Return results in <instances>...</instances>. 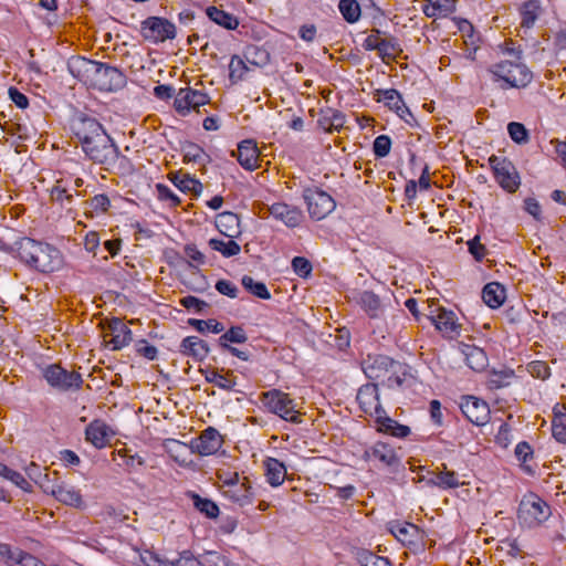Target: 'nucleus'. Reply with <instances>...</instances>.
I'll return each mask as SVG.
<instances>
[{
    "label": "nucleus",
    "mask_w": 566,
    "mask_h": 566,
    "mask_svg": "<svg viewBox=\"0 0 566 566\" xmlns=\"http://www.w3.org/2000/svg\"><path fill=\"white\" fill-rule=\"evenodd\" d=\"M18 255L23 262L41 272H53L60 265L57 249L29 238L19 242Z\"/></svg>",
    "instance_id": "7ed1b4c3"
},
{
    "label": "nucleus",
    "mask_w": 566,
    "mask_h": 566,
    "mask_svg": "<svg viewBox=\"0 0 566 566\" xmlns=\"http://www.w3.org/2000/svg\"><path fill=\"white\" fill-rule=\"evenodd\" d=\"M527 371L535 378L546 379L551 375V369L545 361L535 360L527 365Z\"/></svg>",
    "instance_id": "6e6d98bb"
},
{
    "label": "nucleus",
    "mask_w": 566,
    "mask_h": 566,
    "mask_svg": "<svg viewBox=\"0 0 566 566\" xmlns=\"http://www.w3.org/2000/svg\"><path fill=\"white\" fill-rule=\"evenodd\" d=\"M2 478L9 480L25 492L32 491L31 484L23 478V475L10 468L7 469Z\"/></svg>",
    "instance_id": "13d9d810"
},
{
    "label": "nucleus",
    "mask_w": 566,
    "mask_h": 566,
    "mask_svg": "<svg viewBox=\"0 0 566 566\" xmlns=\"http://www.w3.org/2000/svg\"><path fill=\"white\" fill-rule=\"evenodd\" d=\"M354 300L359 304L370 317H377L380 312V300L371 291L357 292Z\"/></svg>",
    "instance_id": "c756f323"
},
{
    "label": "nucleus",
    "mask_w": 566,
    "mask_h": 566,
    "mask_svg": "<svg viewBox=\"0 0 566 566\" xmlns=\"http://www.w3.org/2000/svg\"><path fill=\"white\" fill-rule=\"evenodd\" d=\"M357 401L360 409L377 419V416L385 415V409L379 402L378 385L366 384L357 392Z\"/></svg>",
    "instance_id": "ddd939ff"
},
{
    "label": "nucleus",
    "mask_w": 566,
    "mask_h": 566,
    "mask_svg": "<svg viewBox=\"0 0 566 566\" xmlns=\"http://www.w3.org/2000/svg\"><path fill=\"white\" fill-rule=\"evenodd\" d=\"M507 132L512 140L516 144L524 145L530 140V134L522 123L511 122L507 125Z\"/></svg>",
    "instance_id": "09e8293b"
},
{
    "label": "nucleus",
    "mask_w": 566,
    "mask_h": 566,
    "mask_svg": "<svg viewBox=\"0 0 566 566\" xmlns=\"http://www.w3.org/2000/svg\"><path fill=\"white\" fill-rule=\"evenodd\" d=\"M517 61H501L489 66L488 71L493 74L496 78L504 81L511 87H525L527 86L533 74L531 70L520 62V53L516 55Z\"/></svg>",
    "instance_id": "20e7f679"
},
{
    "label": "nucleus",
    "mask_w": 566,
    "mask_h": 566,
    "mask_svg": "<svg viewBox=\"0 0 566 566\" xmlns=\"http://www.w3.org/2000/svg\"><path fill=\"white\" fill-rule=\"evenodd\" d=\"M18 559L15 564H10V566H44L36 557L33 555L21 551L17 553Z\"/></svg>",
    "instance_id": "774afa93"
},
{
    "label": "nucleus",
    "mask_w": 566,
    "mask_h": 566,
    "mask_svg": "<svg viewBox=\"0 0 566 566\" xmlns=\"http://www.w3.org/2000/svg\"><path fill=\"white\" fill-rule=\"evenodd\" d=\"M401 52V49L394 39H382L379 46V55L384 61L394 60Z\"/></svg>",
    "instance_id": "3c124183"
},
{
    "label": "nucleus",
    "mask_w": 566,
    "mask_h": 566,
    "mask_svg": "<svg viewBox=\"0 0 566 566\" xmlns=\"http://www.w3.org/2000/svg\"><path fill=\"white\" fill-rule=\"evenodd\" d=\"M365 457L370 461H378L385 467L397 468L400 459L395 449L384 442H377L365 451Z\"/></svg>",
    "instance_id": "dca6fc26"
},
{
    "label": "nucleus",
    "mask_w": 566,
    "mask_h": 566,
    "mask_svg": "<svg viewBox=\"0 0 566 566\" xmlns=\"http://www.w3.org/2000/svg\"><path fill=\"white\" fill-rule=\"evenodd\" d=\"M69 69L83 84L98 91L114 92L126 85L124 73L101 62L76 57L69 63Z\"/></svg>",
    "instance_id": "f03ea898"
},
{
    "label": "nucleus",
    "mask_w": 566,
    "mask_h": 566,
    "mask_svg": "<svg viewBox=\"0 0 566 566\" xmlns=\"http://www.w3.org/2000/svg\"><path fill=\"white\" fill-rule=\"evenodd\" d=\"M205 151L196 144H188L185 147L184 160L187 163H199L205 156Z\"/></svg>",
    "instance_id": "052dcab7"
},
{
    "label": "nucleus",
    "mask_w": 566,
    "mask_h": 566,
    "mask_svg": "<svg viewBox=\"0 0 566 566\" xmlns=\"http://www.w3.org/2000/svg\"><path fill=\"white\" fill-rule=\"evenodd\" d=\"M224 495L240 506L249 505L253 501L252 488L249 485L247 478L244 479V482H242L239 486L224 491Z\"/></svg>",
    "instance_id": "473e14b6"
},
{
    "label": "nucleus",
    "mask_w": 566,
    "mask_h": 566,
    "mask_svg": "<svg viewBox=\"0 0 566 566\" xmlns=\"http://www.w3.org/2000/svg\"><path fill=\"white\" fill-rule=\"evenodd\" d=\"M85 433L86 440L98 449L105 447L108 443V428L102 421H93L90 423Z\"/></svg>",
    "instance_id": "a878e982"
},
{
    "label": "nucleus",
    "mask_w": 566,
    "mask_h": 566,
    "mask_svg": "<svg viewBox=\"0 0 566 566\" xmlns=\"http://www.w3.org/2000/svg\"><path fill=\"white\" fill-rule=\"evenodd\" d=\"M248 340V336L241 326H232L219 338L221 347L230 346L229 343L242 344Z\"/></svg>",
    "instance_id": "c03bdc74"
},
{
    "label": "nucleus",
    "mask_w": 566,
    "mask_h": 566,
    "mask_svg": "<svg viewBox=\"0 0 566 566\" xmlns=\"http://www.w3.org/2000/svg\"><path fill=\"white\" fill-rule=\"evenodd\" d=\"M392 367H396V360L385 355H368L361 361L364 374L371 380L380 381Z\"/></svg>",
    "instance_id": "4468645a"
},
{
    "label": "nucleus",
    "mask_w": 566,
    "mask_h": 566,
    "mask_svg": "<svg viewBox=\"0 0 566 566\" xmlns=\"http://www.w3.org/2000/svg\"><path fill=\"white\" fill-rule=\"evenodd\" d=\"M189 324L195 327L198 332L203 333L206 331H211L212 333H221L224 329L223 324L217 322L216 319H189Z\"/></svg>",
    "instance_id": "603ef678"
},
{
    "label": "nucleus",
    "mask_w": 566,
    "mask_h": 566,
    "mask_svg": "<svg viewBox=\"0 0 566 566\" xmlns=\"http://www.w3.org/2000/svg\"><path fill=\"white\" fill-rule=\"evenodd\" d=\"M261 401L269 411L280 416L282 419L298 423L301 422V413L296 410V403L289 394L279 389H272L262 392Z\"/></svg>",
    "instance_id": "39448f33"
},
{
    "label": "nucleus",
    "mask_w": 566,
    "mask_h": 566,
    "mask_svg": "<svg viewBox=\"0 0 566 566\" xmlns=\"http://www.w3.org/2000/svg\"><path fill=\"white\" fill-rule=\"evenodd\" d=\"M259 155L256 143L252 139L242 140L238 145L237 151H232V156H235L240 165L248 170L258 167Z\"/></svg>",
    "instance_id": "a211bd4d"
},
{
    "label": "nucleus",
    "mask_w": 566,
    "mask_h": 566,
    "mask_svg": "<svg viewBox=\"0 0 566 566\" xmlns=\"http://www.w3.org/2000/svg\"><path fill=\"white\" fill-rule=\"evenodd\" d=\"M193 506L209 518H217L219 516V506L211 500L201 497L197 493H189Z\"/></svg>",
    "instance_id": "58836bf2"
},
{
    "label": "nucleus",
    "mask_w": 566,
    "mask_h": 566,
    "mask_svg": "<svg viewBox=\"0 0 566 566\" xmlns=\"http://www.w3.org/2000/svg\"><path fill=\"white\" fill-rule=\"evenodd\" d=\"M216 226L218 230L229 239L240 234V219L235 213L222 212L217 216Z\"/></svg>",
    "instance_id": "b1692460"
},
{
    "label": "nucleus",
    "mask_w": 566,
    "mask_h": 566,
    "mask_svg": "<svg viewBox=\"0 0 566 566\" xmlns=\"http://www.w3.org/2000/svg\"><path fill=\"white\" fill-rule=\"evenodd\" d=\"M551 515V509L538 495L525 494L518 506V518L530 527L539 525Z\"/></svg>",
    "instance_id": "423d86ee"
},
{
    "label": "nucleus",
    "mask_w": 566,
    "mask_h": 566,
    "mask_svg": "<svg viewBox=\"0 0 566 566\" xmlns=\"http://www.w3.org/2000/svg\"><path fill=\"white\" fill-rule=\"evenodd\" d=\"M307 211L312 219L322 220L332 213L336 207L335 200L327 192L317 188H308L303 192Z\"/></svg>",
    "instance_id": "6e6552de"
},
{
    "label": "nucleus",
    "mask_w": 566,
    "mask_h": 566,
    "mask_svg": "<svg viewBox=\"0 0 566 566\" xmlns=\"http://www.w3.org/2000/svg\"><path fill=\"white\" fill-rule=\"evenodd\" d=\"M482 298L491 308H497L505 300V290L497 282L489 283L482 291Z\"/></svg>",
    "instance_id": "c85d7f7f"
},
{
    "label": "nucleus",
    "mask_w": 566,
    "mask_h": 566,
    "mask_svg": "<svg viewBox=\"0 0 566 566\" xmlns=\"http://www.w3.org/2000/svg\"><path fill=\"white\" fill-rule=\"evenodd\" d=\"M390 148H391V139L387 135H379L374 140L373 149H374L376 157H378V158H384V157L388 156V154L390 153Z\"/></svg>",
    "instance_id": "5fc2aeb1"
},
{
    "label": "nucleus",
    "mask_w": 566,
    "mask_h": 566,
    "mask_svg": "<svg viewBox=\"0 0 566 566\" xmlns=\"http://www.w3.org/2000/svg\"><path fill=\"white\" fill-rule=\"evenodd\" d=\"M243 287L249 291L251 294L260 297L262 300H269L271 297L268 287L262 282H256L252 276L244 275L241 280Z\"/></svg>",
    "instance_id": "37998d69"
},
{
    "label": "nucleus",
    "mask_w": 566,
    "mask_h": 566,
    "mask_svg": "<svg viewBox=\"0 0 566 566\" xmlns=\"http://www.w3.org/2000/svg\"><path fill=\"white\" fill-rule=\"evenodd\" d=\"M165 448L170 457L181 465H187L191 461L188 460V455L192 454L190 444L182 443L175 439H169L165 442Z\"/></svg>",
    "instance_id": "cd10ccee"
},
{
    "label": "nucleus",
    "mask_w": 566,
    "mask_h": 566,
    "mask_svg": "<svg viewBox=\"0 0 566 566\" xmlns=\"http://www.w3.org/2000/svg\"><path fill=\"white\" fill-rule=\"evenodd\" d=\"M229 71L230 81L237 83L242 80L244 73L248 71V66L240 56L233 55L229 64Z\"/></svg>",
    "instance_id": "8fccbe9b"
},
{
    "label": "nucleus",
    "mask_w": 566,
    "mask_h": 566,
    "mask_svg": "<svg viewBox=\"0 0 566 566\" xmlns=\"http://www.w3.org/2000/svg\"><path fill=\"white\" fill-rule=\"evenodd\" d=\"M206 13L210 20L227 30H234L239 25V21L233 14L217 7H208Z\"/></svg>",
    "instance_id": "f704fd0d"
},
{
    "label": "nucleus",
    "mask_w": 566,
    "mask_h": 566,
    "mask_svg": "<svg viewBox=\"0 0 566 566\" xmlns=\"http://www.w3.org/2000/svg\"><path fill=\"white\" fill-rule=\"evenodd\" d=\"M209 245L212 250L220 252L226 258L234 256L241 251L240 245L232 239L228 241L210 239Z\"/></svg>",
    "instance_id": "79ce46f5"
},
{
    "label": "nucleus",
    "mask_w": 566,
    "mask_h": 566,
    "mask_svg": "<svg viewBox=\"0 0 566 566\" xmlns=\"http://www.w3.org/2000/svg\"><path fill=\"white\" fill-rule=\"evenodd\" d=\"M158 198L163 201H168L170 207H177L180 199L175 195L169 187L163 184L156 186Z\"/></svg>",
    "instance_id": "680f3d73"
},
{
    "label": "nucleus",
    "mask_w": 566,
    "mask_h": 566,
    "mask_svg": "<svg viewBox=\"0 0 566 566\" xmlns=\"http://www.w3.org/2000/svg\"><path fill=\"white\" fill-rule=\"evenodd\" d=\"M216 290L226 296H229L231 298H235L238 296V287L230 281L227 280H219L216 283Z\"/></svg>",
    "instance_id": "69168bd1"
},
{
    "label": "nucleus",
    "mask_w": 566,
    "mask_h": 566,
    "mask_svg": "<svg viewBox=\"0 0 566 566\" xmlns=\"http://www.w3.org/2000/svg\"><path fill=\"white\" fill-rule=\"evenodd\" d=\"M389 531L402 544H412L419 532L415 524L400 522H391Z\"/></svg>",
    "instance_id": "2f4dec72"
},
{
    "label": "nucleus",
    "mask_w": 566,
    "mask_h": 566,
    "mask_svg": "<svg viewBox=\"0 0 566 566\" xmlns=\"http://www.w3.org/2000/svg\"><path fill=\"white\" fill-rule=\"evenodd\" d=\"M461 353L471 369L482 371L488 366V356L482 348L475 345L462 344Z\"/></svg>",
    "instance_id": "5701e85b"
},
{
    "label": "nucleus",
    "mask_w": 566,
    "mask_h": 566,
    "mask_svg": "<svg viewBox=\"0 0 566 566\" xmlns=\"http://www.w3.org/2000/svg\"><path fill=\"white\" fill-rule=\"evenodd\" d=\"M443 470L438 472L434 479H431L429 483L439 488H458L462 483L459 481L458 474L454 471H448L446 464H442Z\"/></svg>",
    "instance_id": "a19ab883"
},
{
    "label": "nucleus",
    "mask_w": 566,
    "mask_h": 566,
    "mask_svg": "<svg viewBox=\"0 0 566 566\" xmlns=\"http://www.w3.org/2000/svg\"><path fill=\"white\" fill-rule=\"evenodd\" d=\"M402 369L401 364L396 361V367L390 368V371H388L387 376H385L379 384L390 389L400 387L403 382L401 375H405Z\"/></svg>",
    "instance_id": "de8ad7c7"
},
{
    "label": "nucleus",
    "mask_w": 566,
    "mask_h": 566,
    "mask_svg": "<svg viewBox=\"0 0 566 566\" xmlns=\"http://www.w3.org/2000/svg\"><path fill=\"white\" fill-rule=\"evenodd\" d=\"M200 566H227L226 558L217 552H206L199 556Z\"/></svg>",
    "instance_id": "4d7b16f0"
},
{
    "label": "nucleus",
    "mask_w": 566,
    "mask_h": 566,
    "mask_svg": "<svg viewBox=\"0 0 566 566\" xmlns=\"http://www.w3.org/2000/svg\"><path fill=\"white\" fill-rule=\"evenodd\" d=\"M269 211L273 218L282 221L286 227L290 228L297 227L303 219V213L298 208L289 206L283 202L273 203L269 208Z\"/></svg>",
    "instance_id": "f3484780"
},
{
    "label": "nucleus",
    "mask_w": 566,
    "mask_h": 566,
    "mask_svg": "<svg viewBox=\"0 0 566 566\" xmlns=\"http://www.w3.org/2000/svg\"><path fill=\"white\" fill-rule=\"evenodd\" d=\"M429 316L440 332L448 335L459 333L460 325L457 323L455 315L452 311L439 307L431 310Z\"/></svg>",
    "instance_id": "aec40b11"
},
{
    "label": "nucleus",
    "mask_w": 566,
    "mask_h": 566,
    "mask_svg": "<svg viewBox=\"0 0 566 566\" xmlns=\"http://www.w3.org/2000/svg\"><path fill=\"white\" fill-rule=\"evenodd\" d=\"M36 484L46 493L52 495V490H56L59 486V472L54 471L52 474L50 473H42V479L40 478L39 481H35Z\"/></svg>",
    "instance_id": "864d4df0"
},
{
    "label": "nucleus",
    "mask_w": 566,
    "mask_h": 566,
    "mask_svg": "<svg viewBox=\"0 0 566 566\" xmlns=\"http://www.w3.org/2000/svg\"><path fill=\"white\" fill-rule=\"evenodd\" d=\"M266 480L272 486H279L284 482L286 469L277 459L269 458L265 461Z\"/></svg>",
    "instance_id": "c9c22d12"
},
{
    "label": "nucleus",
    "mask_w": 566,
    "mask_h": 566,
    "mask_svg": "<svg viewBox=\"0 0 566 566\" xmlns=\"http://www.w3.org/2000/svg\"><path fill=\"white\" fill-rule=\"evenodd\" d=\"M376 422L378 424V431L392 437L405 438L410 433L408 426L398 423L396 420L387 417L386 413L377 416Z\"/></svg>",
    "instance_id": "393cba45"
},
{
    "label": "nucleus",
    "mask_w": 566,
    "mask_h": 566,
    "mask_svg": "<svg viewBox=\"0 0 566 566\" xmlns=\"http://www.w3.org/2000/svg\"><path fill=\"white\" fill-rule=\"evenodd\" d=\"M541 13L542 8L537 0L524 2L520 9L521 27L525 30L532 29Z\"/></svg>",
    "instance_id": "7c9ffc66"
},
{
    "label": "nucleus",
    "mask_w": 566,
    "mask_h": 566,
    "mask_svg": "<svg viewBox=\"0 0 566 566\" xmlns=\"http://www.w3.org/2000/svg\"><path fill=\"white\" fill-rule=\"evenodd\" d=\"M44 378L52 387L60 390L78 389L83 382L78 373L67 371L59 365L46 367Z\"/></svg>",
    "instance_id": "9d476101"
},
{
    "label": "nucleus",
    "mask_w": 566,
    "mask_h": 566,
    "mask_svg": "<svg viewBox=\"0 0 566 566\" xmlns=\"http://www.w3.org/2000/svg\"><path fill=\"white\" fill-rule=\"evenodd\" d=\"M338 7L347 22L354 23L360 18V7L356 0H340Z\"/></svg>",
    "instance_id": "a18cd8bd"
},
{
    "label": "nucleus",
    "mask_w": 566,
    "mask_h": 566,
    "mask_svg": "<svg viewBox=\"0 0 566 566\" xmlns=\"http://www.w3.org/2000/svg\"><path fill=\"white\" fill-rule=\"evenodd\" d=\"M170 180L181 191H191L199 195L202 190V185L199 180L190 177L189 175L170 174Z\"/></svg>",
    "instance_id": "ea45409f"
},
{
    "label": "nucleus",
    "mask_w": 566,
    "mask_h": 566,
    "mask_svg": "<svg viewBox=\"0 0 566 566\" xmlns=\"http://www.w3.org/2000/svg\"><path fill=\"white\" fill-rule=\"evenodd\" d=\"M460 408L469 421L476 426H484L490 420L489 405L474 396H467L462 398Z\"/></svg>",
    "instance_id": "f8f14e48"
},
{
    "label": "nucleus",
    "mask_w": 566,
    "mask_h": 566,
    "mask_svg": "<svg viewBox=\"0 0 566 566\" xmlns=\"http://www.w3.org/2000/svg\"><path fill=\"white\" fill-rule=\"evenodd\" d=\"M206 380L224 390H232L237 385L233 371L221 374L219 370H211L207 373Z\"/></svg>",
    "instance_id": "4c0bfd02"
},
{
    "label": "nucleus",
    "mask_w": 566,
    "mask_h": 566,
    "mask_svg": "<svg viewBox=\"0 0 566 566\" xmlns=\"http://www.w3.org/2000/svg\"><path fill=\"white\" fill-rule=\"evenodd\" d=\"M489 163L494 171L496 181L509 192H514L520 186V178L513 164L506 158L491 156Z\"/></svg>",
    "instance_id": "1a4fd4ad"
},
{
    "label": "nucleus",
    "mask_w": 566,
    "mask_h": 566,
    "mask_svg": "<svg viewBox=\"0 0 566 566\" xmlns=\"http://www.w3.org/2000/svg\"><path fill=\"white\" fill-rule=\"evenodd\" d=\"M423 12L429 18L447 17L455 10L454 0H428Z\"/></svg>",
    "instance_id": "72a5a7b5"
},
{
    "label": "nucleus",
    "mask_w": 566,
    "mask_h": 566,
    "mask_svg": "<svg viewBox=\"0 0 566 566\" xmlns=\"http://www.w3.org/2000/svg\"><path fill=\"white\" fill-rule=\"evenodd\" d=\"M292 268L294 272L301 277H307L313 269L311 262L303 256H295L292 260Z\"/></svg>",
    "instance_id": "bf43d9fd"
},
{
    "label": "nucleus",
    "mask_w": 566,
    "mask_h": 566,
    "mask_svg": "<svg viewBox=\"0 0 566 566\" xmlns=\"http://www.w3.org/2000/svg\"><path fill=\"white\" fill-rule=\"evenodd\" d=\"M180 304L187 310H195L197 313H202L203 310L208 306L205 301L191 295L181 298Z\"/></svg>",
    "instance_id": "338daca9"
},
{
    "label": "nucleus",
    "mask_w": 566,
    "mask_h": 566,
    "mask_svg": "<svg viewBox=\"0 0 566 566\" xmlns=\"http://www.w3.org/2000/svg\"><path fill=\"white\" fill-rule=\"evenodd\" d=\"M139 558L144 566H174L172 559L149 549L140 552Z\"/></svg>",
    "instance_id": "49530a36"
},
{
    "label": "nucleus",
    "mask_w": 566,
    "mask_h": 566,
    "mask_svg": "<svg viewBox=\"0 0 566 566\" xmlns=\"http://www.w3.org/2000/svg\"><path fill=\"white\" fill-rule=\"evenodd\" d=\"M361 566H392L388 558L367 553L361 557Z\"/></svg>",
    "instance_id": "0e129e2a"
},
{
    "label": "nucleus",
    "mask_w": 566,
    "mask_h": 566,
    "mask_svg": "<svg viewBox=\"0 0 566 566\" xmlns=\"http://www.w3.org/2000/svg\"><path fill=\"white\" fill-rule=\"evenodd\" d=\"M52 496L64 505L76 509L84 506V501L80 491L66 482H60L56 490H52Z\"/></svg>",
    "instance_id": "412c9836"
},
{
    "label": "nucleus",
    "mask_w": 566,
    "mask_h": 566,
    "mask_svg": "<svg viewBox=\"0 0 566 566\" xmlns=\"http://www.w3.org/2000/svg\"><path fill=\"white\" fill-rule=\"evenodd\" d=\"M172 563L174 566H200L199 556L196 557L190 551L181 552Z\"/></svg>",
    "instance_id": "e2e57ef3"
},
{
    "label": "nucleus",
    "mask_w": 566,
    "mask_h": 566,
    "mask_svg": "<svg viewBox=\"0 0 566 566\" xmlns=\"http://www.w3.org/2000/svg\"><path fill=\"white\" fill-rule=\"evenodd\" d=\"M83 151L95 164L113 165L118 157V148L103 126L93 118H85L75 128Z\"/></svg>",
    "instance_id": "f257e3e1"
},
{
    "label": "nucleus",
    "mask_w": 566,
    "mask_h": 566,
    "mask_svg": "<svg viewBox=\"0 0 566 566\" xmlns=\"http://www.w3.org/2000/svg\"><path fill=\"white\" fill-rule=\"evenodd\" d=\"M222 446V438L217 429L209 427L190 442L191 451L201 457L214 454Z\"/></svg>",
    "instance_id": "2eb2a0df"
},
{
    "label": "nucleus",
    "mask_w": 566,
    "mask_h": 566,
    "mask_svg": "<svg viewBox=\"0 0 566 566\" xmlns=\"http://www.w3.org/2000/svg\"><path fill=\"white\" fill-rule=\"evenodd\" d=\"M140 34L146 41L160 43L176 36V27L165 18L149 17L140 23Z\"/></svg>",
    "instance_id": "0eeeda50"
},
{
    "label": "nucleus",
    "mask_w": 566,
    "mask_h": 566,
    "mask_svg": "<svg viewBox=\"0 0 566 566\" xmlns=\"http://www.w3.org/2000/svg\"><path fill=\"white\" fill-rule=\"evenodd\" d=\"M376 98L378 102H384L386 106H388L391 111H395L397 115L408 122L407 115L411 116L408 107L405 105L401 95L398 91L390 90H378L376 91Z\"/></svg>",
    "instance_id": "6ab92c4d"
},
{
    "label": "nucleus",
    "mask_w": 566,
    "mask_h": 566,
    "mask_svg": "<svg viewBox=\"0 0 566 566\" xmlns=\"http://www.w3.org/2000/svg\"><path fill=\"white\" fill-rule=\"evenodd\" d=\"M180 352L184 355L191 356L197 361H201L208 356L209 346L197 336H188L181 342Z\"/></svg>",
    "instance_id": "4be33fe9"
},
{
    "label": "nucleus",
    "mask_w": 566,
    "mask_h": 566,
    "mask_svg": "<svg viewBox=\"0 0 566 566\" xmlns=\"http://www.w3.org/2000/svg\"><path fill=\"white\" fill-rule=\"evenodd\" d=\"M552 430L557 441L566 443V406L557 405L554 408Z\"/></svg>",
    "instance_id": "e433bc0d"
},
{
    "label": "nucleus",
    "mask_w": 566,
    "mask_h": 566,
    "mask_svg": "<svg viewBox=\"0 0 566 566\" xmlns=\"http://www.w3.org/2000/svg\"><path fill=\"white\" fill-rule=\"evenodd\" d=\"M109 328L113 334L111 343L113 344L114 349H120L132 342V332L120 319H114L111 323Z\"/></svg>",
    "instance_id": "bb28decb"
},
{
    "label": "nucleus",
    "mask_w": 566,
    "mask_h": 566,
    "mask_svg": "<svg viewBox=\"0 0 566 566\" xmlns=\"http://www.w3.org/2000/svg\"><path fill=\"white\" fill-rule=\"evenodd\" d=\"M209 96L191 87L180 88L175 98V108L178 114L185 116L191 109L199 112L200 106L208 104Z\"/></svg>",
    "instance_id": "9b49d317"
}]
</instances>
